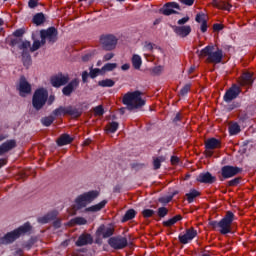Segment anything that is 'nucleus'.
<instances>
[{
	"label": "nucleus",
	"instance_id": "nucleus-20",
	"mask_svg": "<svg viewBox=\"0 0 256 256\" xmlns=\"http://www.w3.org/2000/svg\"><path fill=\"white\" fill-rule=\"evenodd\" d=\"M93 243V237L90 234H82L76 241L77 247H83L85 245H91Z\"/></svg>",
	"mask_w": 256,
	"mask_h": 256
},
{
	"label": "nucleus",
	"instance_id": "nucleus-25",
	"mask_svg": "<svg viewBox=\"0 0 256 256\" xmlns=\"http://www.w3.org/2000/svg\"><path fill=\"white\" fill-rule=\"evenodd\" d=\"M253 83V75L251 73H244L240 85H251Z\"/></svg>",
	"mask_w": 256,
	"mask_h": 256
},
{
	"label": "nucleus",
	"instance_id": "nucleus-26",
	"mask_svg": "<svg viewBox=\"0 0 256 256\" xmlns=\"http://www.w3.org/2000/svg\"><path fill=\"white\" fill-rule=\"evenodd\" d=\"M56 216H57V213L55 212L48 213L47 215L38 218V223H42V224L49 223L51 219H53V217H56Z\"/></svg>",
	"mask_w": 256,
	"mask_h": 256
},
{
	"label": "nucleus",
	"instance_id": "nucleus-1",
	"mask_svg": "<svg viewBox=\"0 0 256 256\" xmlns=\"http://www.w3.org/2000/svg\"><path fill=\"white\" fill-rule=\"evenodd\" d=\"M200 57H206L208 63H221L223 61V50L215 45L206 46L200 51Z\"/></svg>",
	"mask_w": 256,
	"mask_h": 256
},
{
	"label": "nucleus",
	"instance_id": "nucleus-3",
	"mask_svg": "<svg viewBox=\"0 0 256 256\" xmlns=\"http://www.w3.org/2000/svg\"><path fill=\"white\" fill-rule=\"evenodd\" d=\"M31 231V224L26 223L19 228L15 229L14 231L8 232L5 236L0 238L1 245H9V243H13L17 241L21 235H25V233H29Z\"/></svg>",
	"mask_w": 256,
	"mask_h": 256
},
{
	"label": "nucleus",
	"instance_id": "nucleus-36",
	"mask_svg": "<svg viewBox=\"0 0 256 256\" xmlns=\"http://www.w3.org/2000/svg\"><path fill=\"white\" fill-rule=\"evenodd\" d=\"M98 85H100V87H113V85H115V81H113L112 79H105L99 81Z\"/></svg>",
	"mask_w": 256,
	"mask_h": 256
},
{
	"label": "nucleus",
	"instance_id": "nucleus-40",
	"mask_svg": "<svg viewBox=\"0 0 256 256\" xmlns=\"http://www.w3.org/2000/svg\"><path fill=\"white\" fill-rule=\"evenodd\" d=\"M135 218V210L131 209L126 212V214L123 217V222L129 221L131 219Z\"/></svg>",
	"mask_w": 256,
	"mask_h": 256
},
{
	"label": "nucleus",
	"instance_id": "nucleus-41",
	"mask_svg": "<svg viewBox=\"0 0 256 256\" xmlns=\"http://www.w3.org/2000/svg\"><path fill=\"white\" fill-rule=\"evenodd\" d=\"M98 75H104L102 68L101 69L95 68V69L90 70V77L92 79H95V77H97Z\"/></svg>",
	"mask_w": 256,
	"mask_h": 256
},
{
	"label": "nucleus",
	"instance_id": "nucleus-42",
	"mask_svg": "<svg viewBox=\"0 0 256 256\" xmlns=\"http://www.w3.org/2000/svg\"><path fill=\"white\" fill-rule=\"evenodd\" d=\"M41 45H43V39H41V41L34 40L33 45L31 46V53L37 51Z\"/></svg>",
	"mask_w": 256,
	"mask_h": 256
},
{
	"label": "nucleus",
	"instance_id": "nucleus-8",
	"mask_svg": "<svg viewBox=\"0 0 256 256\" xmlns=\"http://www.w3.org/2000/svg\"><path fill=\"white\" fill-rule=\"evenodd\" d=\"M119 39L113 34H106L101 36L100 43L106 51H113L117 47Z\"/></svg>",
	"mask_w": 256,
	"mask_h": 256
},
{
	"label": "nucleus",
	"instance_id": "nucleus-21",
	"mask_svg": "<svg viewBox=\"0 0 256 256\" xmlns=\"http://www.w3.org/2000/svg\"><path fill=\"white\" fill-rule=\"evenodd\" d=\"M79 87V80H72L67 86H65L62 90L63 95L69 96L71 93L75 91Z\"/></svg>",
	"mask_w": 256,
	"mask_h": 256
},
{
	"label": "nucleus",
	"instance_id": "nucleus-17",
	"mask_svg": "<svg viewBox=\"0 0 256 256\" xmlns=\"http://www.w3.org/2000/svg\"><path fill=\"white\" fill-rule=\"evenodd\" d=\"M113 231L114 229L111 225H102L98 228L97 235H99V237H104V239H107V237H111V235H113Z\"/></svg>",
	"mask_w": 256,
	"mask_h": 256
},
{
	"label": "nucleus",
	"instance_id": "nucleus-5",
	"mask_svg": "<svg viewBox=\"0 0 256 256\" xmlns=\"http://www.w3.org/2000/svg\"><path fill=\"white\" fill-rule=\"evenodd\" d=\"M97 197H99V192L97 191H89L78 196L75 200V209H83V207H87V205L93 203Z\"/></svg>",
	"mask_w": 256,
	"mask_h": 256
},
{
	"label": "nucleus",
	"instance_id": "nucleus-56",
	"mask_svg": "<svg viewBox=\"0 0 256 256\" xmlns=\"http://www.w3.org/2000/svg\"><path fill=\"white\" fill-rule=\"evenodd\" d=\"M171 163L172 165H177V163H179V158L177 156H172Z\"/></svg>",
	"mask_w": 256,
	"mask_h": 256
},
{
	"label": "nucleus",
	"instance_id": "nucleus-44",
	"mask_svg": "<svg viewBox=\"0 0 256 256\" xmlns=\"http://www.w3.org/2000/svg\"><path fill=\"white\" fill-rule=\"evenodd\" d=\"M163 161H165V159H163V157L154 158V160H153L154 169H159L161 167V163H163Z\"/></svg>",
	"mask_w": 256,
	"mask_h": 256
},
{
	"label": "nucleus",
	"instance_id": "nucleus-58",
	"mask_svg": "<svg viewBox=\"0 0 256 256\" xmlns=\"http://www.w3.org/2000/svg\"><path fill=\"white\" fill-rule=\"evenodd\" d=\"M28 5L31 9H34V7L37 5V1L36 0H30L28 2Z\"/></svg>",
	"mask_w": 256,
	"mask_h": 256
},
{
	"label": "nucleus",
	"instance_id": "nucleus-14",
	"mask_svg": "<svg viewBox=\"0 0 256 256\" xmlns=\"http://www.w3.org/2000/svg\"><path fill=\"white\" fill-rule=\"evenodd\" d=\"M18 89L21 97H25V95H29V93H31V84L27 82V79H25V77H21Z\"/></svg>",
	"mask_w": 256,
	"mask_h": 256
},
{
	"label": "nucleus",
	"instance_id": "nucleus-50",
	"mask_svg": "<svg viewBox=\"0 0 256 256\" xmlns=\"http://www.w3.org/2000/svg\"><path fill=\"white\" fill-rule=\"evenodd\" d=\"M240 182H241V178H234L228 182V185L230 187H235V186L239 185Z\"/></svg>",
	"mask_w": 256,
	"mask_h": 256
},
{
	"label": "nucleus",
	"instance_id": "nucleus-47",
	"mask_svg": "<svg viewBox=\"0 0 256 256\" xmlns=\"http://www.w3.org/2000/svg\"><path fill=\"white\" fill-rule=\"evenodd\" d=\"M195 20L197 23H205L207 22V16L203 13L197 14Z\"/></svg>",
	"mask_w": 256,
	"mask_h": 256
},
{
	"label": "nucleus",
	"instance_id": "nucleus-28",
	"mask_svg": "<svg viewBox=\"0 0 256 256\" xmlns=\"http://www.w3.org/2000/svg\"><path fill=\"white\" fill-rule=\"evenodd\" d=\"M206 149H217L219 147V140L211 138L206 141Z\"/></svg>",
	"mask_w": 256,
	"mask_h": 256
},
{
	"label": "nucleus",
	"instance_id": "nucleus-13",
	"mask_svg": "<svg viewBox=\"0 0 256 256\" xmlns=\"http://www.w3.org/2000/svg\"><path fill=\"white\" fill-rule=\"evenodd\" d=\"M241 172V168L233 167V166H224L222 167V177L224 179H231V177H235L238 173Z\"/></svg>",
	"mask_w": 256,
	"mask_h": 256
},
{
	"label": "nucleus",
	"instance_id": "nucleus-43",
	"mask_svg": "<svg viewBox=\"0 0 256 256\" xmlns=\"http://www.w3.org/2000/svg\"><path fill=\"white\" fill-rule=\"evenodd\" d=\"M216 6L218 9H224L225 11H229V9H231V4L224 1L219 2Z\"/></svg>",
	"mask_w": 256,
	"mask_h": 256
},
{
	"label": "nucleus",
	"instance_id": "nucleus-24",
	"mask_svg": "<svg viewBox=\"0 0 256 256\" xmlns=\"http://www.w3.org/2000/svg\"><path fill=\"white\" fill-rule=\"evenodd\" d=\"M71 141H73V139L71 138V136L67 135V134H64L62 135L57 143L60 147H63V145H69V143H71Z\"/></svg>",
	"mask_w": 256,
	"mask_h": 256
},
{
	"label": "nucleus",
	"instance_id": "nucleus-54",
	"mask_svg": "<svg viewBox=\"0 0 256 256\" xmlns=\"http://www.w3.org/2000/svg\"><path fill=\"white\" fill-rule=\"evenodd\" d=\"M181 3H183V5H188V7H191V5L195 3V0H181Z\"/></svg>",
	"mask_w": 256,
	"mask_h": 256
},
{
	"label": "nucleus",
	"instance_id": "nucleus-55",
	"mask_svg": "<svg viewBox=\"0 0 256 256\" xmlns=\"http://www.w3.org/2000/svg\"><path fill=\"white\" fill-rule=\"evenodd\" d=\"M209 226L213 227V229H219V222L211 221V222H209Z\"/></svg>",
	"mask_w": 256,
	"mask_h": 256
},
{
	"label": "nucleus",
	"instance_id": "nucleus-62",
	"mask_svg": "<svg viewBox=\"0 0 256 256\" xmlns=\"http://www.w3.org/2000/svg\"><path fill=\"white\" fill-rule=\"evenodd\" d=\"M87 77H89V73L83 72V73H82V79H83V81H87Z\"/></svg>",
	"mask_w": 256,
	"mask_h": 256
},
{
	"label": "nucleus",
	"instance_id": "nucleus-39",
	"mask_svg": "<svg viewBox=\"0 0 256 256\" xmlns=\"http://www.w3.org/2000/svg\"><path fill=\"white\" fill-rule=\"evenodd\" d=\"M72 223L74 225H87V219H85L83 217H76V218L72 219Z\"/></svg>",
	"mask_w": 256,
	"mask_h": 256
},
{
	"label": "nucleus",
	"instance_id": "nucleus-29",
	"mask_svg": "<svg viewBox=\"0 0 256 256\" xmlns=\"http://www.w3.org/2000/svg\"><path fill=\"white\" fill-rule=\"evenodd\" d=\"M229 133L230 135H238V133H241V126L237 123L230 124Z\"/></svg>",
	"mask_w": 256,
	"mask_h": 256
},
{
	"label": "nucleus",
	"instance_id": "nucleus-7",
	"mask_svg": "<svg viewBox=\"0 0 256 256\" xmlns=\"http://www.w3.org/2000/svg\"><path fill=\"white\" fill-rule=\"evenodd\" d=\"M233 219H235V215L232 212H227L225 217L219 221L218 231L222 235H227V233H231V225L233 224Z\"/></svg>",
	"mask_w": 256,
	"mask_h": 256
},
{
	"label": "nucleus",
	"instance_id": "nucleus-22",
	"mask_svg": "<svg viewBox=\"0 0 256 256\" xmlns=\"http://www.w3.org/2000/svg\"><path fill=\"white\" fill-rule=\"evenodd\" d=\"M15 145V140H8L4 142L2 145H0V155H5V153H8V151H11V149H15Z\"/></svg>",
	"mask_w": 256,
	"mask_h": 256
},
{
	"label": "nucleus",
	"instance_id": "nucleus-46",
	"mask_svg": "<svg viewBox=\"0 0 256 256\" xmlns=\"http://www.w3.org/2000/svg\"><path fill=\"white\" fill-rule=\"evenodd\" d=\"M164 71H165V66H161V65L154 67L152 70L154 75H161Z\"/></svg>",
	"mask_w": 256,
	"mask_h": 256
},
{
	"label": "nucleus",
	"instance_id": "nucleus-59",
	"mask_svg": "<svg viewBox=\"0 0 256 256\" xmlns=\"http://www.w3.org/2000/svg\"><path fill=\"white\" fill-rule=\"evenodd\" d=\"M23 33H25V32L23 31V29H19V30H16V31L14 32V35H15V37H21V35H23Z\"/></svg>",
	"mask_w": 256,
	"mask_h": 256
},
{
	"label": "nucleus",
	"instance_id": "nucleus-60",
	"mask_svg": "<svg viewBox=\"0 0 256 256\" xmlns=\"http://www.w3.org/2000/svg\"><path fill=\"white\" fill-rule=\"evenodd\" d=\"M201 31L202 33H205L207 31V22L201 23Z\"/></svg>",
	"mask_w": 256,
	"mask_h": 256
},
{
	"label": "nucleus",
	"instance_id": "nucleus-35",
	"mask_svg": "<svg viewBox=\"0 0 256 256\" xmlns=\"http://www.w3.org/2000/svg\"><path fill=\"white\" fill-rule=\"evenodd\" d=\"M66 115H71L72 117H79V115H81V112L70 106L66 107Z\"/></svg>",
	"mask_w": 256,
	"mask_h": 256
},
{
	"label": "nucleus",
	"instance_id": "nucleus-11",
	"mask_svg": "<svg viewBox=\"0 0 256 256\" xmlns=\"http://www.w3.org/2000/svg\"><path fill=\"white\" fill-rule=\"evenodd\" d=\"M197 237V230H194L193 228L187 229L185 234H180L178 236V239L180 243L183 245H187V243H191L193 239Z\"/></svg>",
	"mask_w": 256,
	"mask_h": 256
},
{
	"label": "nucleus",
	"instance_id": "nucleus-51",
	"mask_svg": "<svg viewBox=\"0 0 256 256\" xmlns=\"http://www.w3.org/2000/svg\"><path fill=\"white\" fill-rule=\"evenodd\" d=\"M158 215H159V217H165V215H167V208H165V207L159 208Z\"/></svg>",
	"mask_w": 256,
	"mask_h": 256
},
{
	"label": "nucleus",
	"instance_id": "nucleus-23",
	"mask_svg": "<svg viewBox=\"0 0 256 256\" xmlns=\"http://www.w3.org/2000/svg\"><path fill=\"white\" fill-rule=\"evenodd\" d=\"M105 205H107V202L105 200H103L98 204H95L93 206L86 208L85 211L86 212L90 211L91 213H97L98 211H101V209H103V207H105Z\"/></svg>",
	"mask_w": 256,
	"mask_h": 256
},
{
	"label": "nucleus",
	"instance_id": "nucleus-2",
	"mask_svg": "<svg viewBox=\"0 0 256 256\" xmlns=\"http://www.w3.org/2000/svg\"><path fill=\"white\" fill-rule=\"evenodd\" d=\"M123 104L126 105L127 109L133 111V109H140L145 105V100L141 99V92H128L123 97Z\"/></svg>",
	"mask_w": 256,
	"mask_h": 256
},
{
	"label": "nucleus",
	"instance_id": "nucleus-27",
	"mask_svg": "<svg viewBox=\"0 0 256 256\" xmlns=\"http://www.w3.org/2000/svg\"><path fill=\"white\" fill-rule=\"evenodd\" d=\"M143 61L141 60V56L134 54L132 57V65L134 69H141Z\"/></svg>",
	"mask_w": 256,
	"mask_h": 256
},
{
	"label": "nucleus",
	"instance_id": "nucleus-4",
	"mask_svg": "<svg viewBox=\"0 0 256 256\" xmlns=\"http://www.w3.org/2000/svg\"><path fill=\"white\" fill-rule=\"evenodd\" d=\"M47 99H49V92L45 88L37 89L32 98L34 109L37 111L43 109V106L47 103Z\"/></svg>",
	"mask_w": 256,
	"mask_h": 256
},
{
	"label": "nucleus",
	"instance_id": "nucleus-37",
	"mask_svg": "<svg viewBox=\"0 0 256 256\" xmlns=\"http://www.w3.org/2000/svg\"><path fill=\"white\" fill-rule=\"evenodd\" d=\"M43 21H45V16L41 13H38L33 17V23H35V25H41Z\"/></svg>",
	"mask_w": 256,
	"mask_h": 256
},
{
	"label": "nucleus",
	"instance_id": "nucleus-57",
	"mask_svg": "<svg viewBox=\"0 0 256 256\" xmlns=\"http://www.w3.org/2000/svg\"><path fill=\"white\" fill-rule=\"evenodd\" d=\"M130 68H131V65L129 63L123 64L121 66L122 71H129Z\"/></svg>",
	"mask_w": 256,
	"mask_h": 256
},
{
	"label": "nucleus",
	"instance_id": "nucleus-10",
	"mask_svg": "<svg viewBox=\"0 0 256 256\" xmlns=\"http://www.w3.org/2000/svg\"><path fill=\"white\" fill-rule=\"evenodd\" d=\"M239 93H241V89L237 85L229 88L224 94L225 103H231L234 99H237V97H239Z\"/></svg>",
	"mask_w": 256,
	"mask_h": 256
},
{
	"label": "nucleus",
	"instance_id": "nucleus-61",
	"mask_svg": "<svg viewBox=\"0 0 256 256\" xmlns=\"http://www.w3.org/2000/svg\"><path fill=\"white\" fill-rule=\"evenodd\" d=\"M213 29H214V31H221V29H223V25H221V24H214Z\"/></svg>",
	"mask_w": 256,
	"mask_h": 256
},
{
	"label": "nucleus",
	"instance_id": "nucleus-48",
	"mask_svg": "<svg viewBox=\"0 0 256 256\" xmlns=\"http://www.w3.org/2000/svg\"><path fill=\"white\" fill-rule=\"evenodd\" d=\"M142 215H143V217L148 219L149 217H153V215H155V211H153L151 209H145L142 211Z\"/></svg>",
	"mask_w": 256,
	"mask_h": 256
},
{
	"label": "nucleus",
	"instance_id": "nucleus-53",
	"mask_svg": "<svg viewBox=\"0 0 256 256\" xmlns=\"http://www.w3.org/2000/svg\"><path fill=\"white\" fill-rule=\"evenodd\" d=\"M115 57L114 53H107L106 55H104L103 60L104 61H111V59H113Z\"/></svg>",
	"mask_w": 256,
	"mask_h": 256
},
{
	"label": "nucleus",
	"instance_id": "nucleus-52",
	"mask_svg": "<svg viewBox=\"0 0 256 256\" xmlns=\"http://www.w3.org/2000/svg\"><path fill=\"white\" fill-rule=\"evenodd\" d=\"M189 22V16H185L184 18H181L180 20H178V25L179 26H184L185 23Z\"/></svg>",
	"mask_w": 256,
	"mask_h": 256
},
{
	"label": "nucleus",
	"instance_id": "nucleus-64",
	"mask_svg": "<svg viewBox=\"0 0 256 256\" xmlns=\"http://www.w3.org/2000/svg\"><path fill=\"white\" fill-rule=\"evenodd\" d=\"M145 49H148V51H151V49H153V44L151 43L146 44Z\"/></svg>",
	"mask_w": 256,
	"mask_h": 256
},
{
	"label": "nucleus",
	"instance_id": "nucleus-33",
	"mask_svg": "<svg viewBox=\"0 0 256 256\" xmlns=\"http://www.w3.org/2000/svg\"><path fill=\"white\" fill-rule=\"evenodd\" d=\"M54 121H55V117L53 115L47 116L41 119V123L45 127H49Z\"/></svg>",
	"mask_w": 256,
	"mask_h": 256
},
{
	"label": "nucleus",
	"instance_id": "nucleus-18",
	"mask_svg": "<svg viewBox=\"0 0 256 256\" xmlns=\"http://www.w3.org/2000/svg\"><path fill=\"white\" fill-rule=\"evenodd\" d=\"M175 9H180L177 2H169L163 6L161 13H163V15H173V13H175Z\"/></svg>",
	"mask_w": 256,
	"mask_h": 256
},
{
	"label": "nucleus",
	"instance_id": "nucleus-38",
	"mask_svg": "<svg viewBox=\"0 0 256 256\" xmlns=\"http://www.w3.org/2000/svg\"><path fill=\"white\" fill-rule=\"evenodd\" d=\"M54 117H60L61 115H67V108L65 107H60L58 109H55L52 113Z\"/></svg>",
	"mask_w": 256,
	"mask_h": 256
},
{
	"label": "nucleus",
	"instance_id": "nucleus-63",
	"mask_svg": "<svg viewBox=\"0 0 256 256\" xmlns=\"http://www.w3.org/2000/svg\"><path fill=\"white\" fill-rule=\"evenodd\" d=\"M89 59H91V54H86V55L83 56V58H82L83 61H89Z\"/></svg>",
	"mask_w": 256,
	"mask_h": 256
},
{
	"label": "nucleus",
	"instance_id": "nucleus-16",
	"mask_svg": "<svg viewBox=\"0 0 256 256\" xmlns=\"http://www.w3.org/2000/svg\"><path fill=\"white\" fill-rule=\"evenodd\" d=\"M69 83V76L58 75L51 79V84L53 87H62V85H67Z\"/></svg>",
	"mask_w": 256,
	"mask_h": 256
},
{
	"label": "nucleus",
	"instance_id": "nucleus-9",
	"mask_svg": "<svg viewBox=\"0 0 256 256\" xmlns=\"http://www.w3.org/2000/svg\"><path fill=\"white\" fill-rule=\"evenodd\" d=\"M40 37L42 39V45H45L46 39L54 43V41H57V29L52 27V28H48L47 30H41Z\"/></svg>",
	"mask_w": 256,
	"mask_h": 256
},
{
	"label": "nucleus",
	"instance_id": "nucleus-6",
	"mask_svg": "<svg viewBox=\"0 0 256 256\" xmlns=\"http://www.w3.org/2000/svg\"><path fill=\"white\" fill-rule=\"evenodd\" d=\"M15 45L21 50L24 65H31V56L29 55V53H31V42L18 39L16 40Z\"/></svg>",
	"mask_w": 256,
	"mask_h": 256
},
{
	"label": "nucleus",
	"instance_id": "nucleus-19",
	"mask_svg": "<svg viewBox=\"0 0 256 256\" xmlns=\"http://www.w3.org/2000/svg\"><path fill=\"white\" fill-rule=\"evenodd\" d=\"M196 179L199 183H208V184L215 183V180H216L215 176L211 175V173L209 172L200 173Z\"/></svg>",
	"mask_w": 256,
	"mask_h": 256
},
{
	"label": "nucleus",
	"instance_id": "nucleus-12",
	"mask_svg": "<svg viewBox=\"0 0 256 256\" xmlns=\"http://www.w3.org/2000/svg\"><path fill=\"white\" fill-rule=\"evenodd\" d=\"M110 247L113 249H124L127 247V238L125 237H112L108 241Z\"/></svg>",
	"mask_w": 256,
	"mask_h": 256
},
{
	"label": "nucleus",
	"instance_id": "nucleus-30",
	"mask_svg": "<svg viewBox=\"0 0 256 256\" xmlns=\"http://www.w3.org/2000/svg\"><path fill=\"white\" fill-rule=\"evenodd\" d=\"M117 129H119V123H117V122H110L106 126L107 133H115L117 131Z\"/></svg>",
	"mask_w": 256,
	"mask_h": 256
},
{
	"label": "nucleus",
	"instance_id": "nucleus-49",
	"mask_svg": "<svg viewBox=\"0 0 256 256\" xmlns=\"http://www.w3.org/2000/svg\"><path fill=\"white\" fill-rule=\"evenodd\" d=\"M94 113L95 115H98L99 117H101V115H103V113H105V111L103 110V106H97L94 108Z\"/></svg>",
	"mask_w": 256,
	"mask_h": 256
},
{
	"label": "nucleus",
	"instance_id": "nucleus-45",
	"mask_svg": "<svg viewBox=\"0 0 256 256\" xmlns=\"http://www.w3.org/2000/svg\"><path fill=\"white\" fill-rule=\"evenodd\" d=\"M191 91V84H186L181 90L180 95L181 97H185Z\"/></svg>",
	"mask_w": 256,
	"mask_h": 256
},
{
	"label": "nucleus",
	"instance_id": "nucleus-34",
	"mask_svg": "<svg viewBox=\"0 0 256 256\" xmlns=\"http://www.w3.org/2000/svg\"><path fill=\"white\" fill-rule=\"evenodd\" d=\"M186 197L189 203H193V199L199 197V192L197 190H190V192L186 194Z\"/></svg>",
	"mask_w": 256,
	"mask_h": 256
},
{
	"label": "nucleus",
	"instance_id": "nucleus-32",
	"mask_svg": "<svg viewBox=\"0 0 256 256\" xmlns=\"http://www.w3.org/2000/svg\"><path fill=\"white\" fill-rule=\"evenodd\" d=\"M117 69V63H107L102 67V73H107L109 71H115Z\"/></svg>",
	"mask_w": 256,
	"mask_h": 256
},
{
	"label": "nucleus",
	"instance_id": "nucleus-31",
	"mask_svg": "<svg viewBox=\"0 0 256 256\" xmlns=\"http://www.w3.org/2000/svg\"><path fill=\"white\" fill-rule=\"evenodd\" d=\"M177 221H181V215H176L173 218L164 221L163 224L165 225V227H171L172 225H175Z\"/></svg>",
	"mask_w": 256,
	"mask_h": 256
},
{
	"label": "nucleus",
	"instance_id": "nucleus-15",
	"mask_svg": "<svg viewBox=\"0 0 256 256\" xmlns=\"http://www.w3.org/2000/svg\"><path fill=\"white\" fill-rule=\"evenodd\" d=\"M174 33L178 37H187L191 33V26L184 25V26H173L172 27Z\"/></svg>",
	"mask_w": 256,
	"mask_h": 256
}]
</instances>
